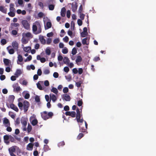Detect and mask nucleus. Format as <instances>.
<instances>
[{
	"label": "nucleus",
	"mask_w": 156,
	"mask_h": 156,
	"mask_svg": "<svg viewBox=\"0 0 156 156\" xmlns=\"http://www.w3.org/2000/svg\"><path fill=\"white\" fill-rule=\"evenodd\" d=\"M32 30L35 34H37L41 32V25L39 22L36 21L35 24H33Z\"/></svg>",
	"instance_id": "obj_1"
},
{
	"label": "nucleus",
	"mask_w": 156,
	"mask_h": 156,
	"mask_svg": "<svg viewBox=\"0 0 156 156\" xmlns=\"http://www.w3.org/2000/svg\"><path fill=\"white\" fill-rule=\"evenodd\" d=\"M41 115L42 118L44 120H46L49 118H51L53 115V114L52 112H49L48 113L46 111L41 112Z\"/></svg>",
	"instance_id": "obj_2"
},
{
	"label": "nucleus",
	"mask_w": 156,
	"mask_h": 156,
	"mask_svg": "<svg viewBox=\"0 0 156 156\" xmlns=\"http://www.w3.org/2000/svg\"><path fill=\"white\" fill-rule=\"evenodd\" d=\"M21 23L24 28L27 30L29 29L30 25L28 21L26 20H23L21 21Z\"/></svg>",
	"instance_id": "obj_3"
},
{
	"label": "nucleus",
	"mask_w": 156,
	"mask_h": 156,
	"mask_svg": "<svg viewBox=\"0 0 156 156\" xmlns=\"http://www.w3.org/2000/svg\"><path fill=\"white\" fill-rule=\"evenodd\" d=\"M7 106L9 108H10L16 112H18L19 111V109L17 107L13 104H9L8 102L6 103Z\"/></svg>",
	"instance_id": "obj_4"
},
{
	"label": "nucleus",
	"mask_w": 156,
	"mask_h": 156,
	"mask_svg": "<svg viewBox=\"0 0 156 156\" xmlns=\"http://www.w3.org/2000/svg\"><path fill=\"white\" fill-rule=\"evenodd\" d=\"M30 106V104L28 101H25L23 102V109L24 112H27Z\"/></svg>",
	"instance_id": "obj_5"
},
{
	"label": "nucleus",
	"mask_w": 156,
	"mask_h": 156,
	"mask_svg": "<svg viewBox=\"0 0 156 156\" xmlns=\"http://www.w3.org/2000/svg\"><path fill=\"white\" fill-rule=\"evenodd\" d=\"M14 91L16 93H18L19 91L21 90L20 87L18 86V83L14 84L12 85Z\"/></svg>",
	"instance_id": "obj_6"
},
{
	"label": "nucleus",
	"mask_w": 156,
	"mask_h": 156,
	"mask_svg": "<svg viewBox=\"0 0 156 156\" xmlns=\"http://www.w3.org/2000/svg\"><path fill=\"white\" fill-rule=\"evenodd\" d=\"M15 99V96L13 95H10L9 96L8 100V103L9 104L10 103L12 104L13 102L14 99Z\"/></svg>",
	"instance_id": "obj_7"
},
{
	"label": "nucleus",
	"mask_w": 156,
	"mask_h": 156,
	"mask_svg": "<svg viewBox=\"0 0 156 156\" xmlns=\"http://www.w3.org/2000/svg\"><path fill=\"white\" fill-rule=\"evenodd\" d=\"M20 24L18 23H12L10 24V27L11 29H15L16 27H19L20 26Z\"/></svg>",
	"instance_id": "obj_8"
},
{
	"label": "nucleus",
	"mask_w": 156,
	"mask_h": 156,
	"mask_svg": "<svg viewBox=\"0 0 156 156\" xmlns=\"http://www.w3.org/2000/svg\"><path fill=\"white\" fill-rule=\"evenodd\" d=\"M72 10L74 12H75L77 8V3L75 2V4L72 3L71 6Z\"/></svg>",
	"instance_id": "obj_9"
},
{
	"label": "nucleus",
	"mask_w": 156,
	"mask_h": 156,
	"mask_svg": "<svg viewBox=\"0 0 156 156\" xmlns=\"http://www.w3.org/2000/svg\"><path fill=\"white\" fill-rule=\"evenodd\" d=\"M27 119L24 117H22L21 119V122L24 127H26L27 124Z\"/></svg>",
	"instance_id": "obj_10"
},
{
	"label": "nucleus",
	"mask_w": 156,
	"mask_h": 156,
	"mask_svg": "<svg viewBox=\"0 0 156 156\" xmlns=\"http://www.w3.org/2000/svg\"><path fill=\"white\" fill-rule=\"evenodd\" d=\"M9 138L10 135L9 136L8 135H5L3 137L5 143L7 144H8L9 143V141H8L9 140Z\"/></svg>",
	"instance_id": "obj_11"
},
{
	"label": "nucleus",
	"mask_w": 156,
	"mask_h": 156,
	"mask_svg": "<svg viewBox=\"0 0 156 156\" xmlns=\"http://www.w3.org/2000/svg\"><path fill=\"white\" fill-rule=\"evenodd\" d=\"M12 46L15 50H16V51H17L18 48V44L16 41L12 42Z\"/></svg>",
	"instance_id": "obj_12"
},
{
	"label": "nucleus",
	"mask_w": 156,
	"mask_h": 156,
	"mask_svg": "<svg viewBox=\"0 0 156 156\" xmlns=\"http://www.w3.org/2000/svg\"><path fill=\"white\" fill-rule=\"evenodd\" d=\"M39 39L41 44H45L46 43V41L44 37L41 35L39 36Z\"/></svg>",
	"instance_id": "obj_13"
},
{
	"label": "nucleus",
	"mask_w": 156,
	"mask_h": 156,
	"mask_svg": "<svg viewBox=\"0 0 156 156\" xmlns=\"http://www.w3.org/2000/svg\"><path fill=\"white\" fill-rule=\"evenodd\" d=\"M76 120H79V119L81 118V114H80V110L78 108H77L76 110Z\"/></svg>",
	"instance_id": "obj_14"
},
{
	"label": "nucleus",
	"mask_w": 156,
	"mask_h": 156,
	"mask_svg": "<svg viewBox=\"0 0 156 156\" xmlns=\"http://www.w3.org/2000/svg\"><path fill=\"white\" fill-rule=\"evenodd\" d=\"M11 46H9L7 48V49L8 51V52L10 54H13L15 52V50L14 48H11V49H9L10 48H11Z\"/></svg>",
	"instance_id": "obj_15"
},
{
	"label": "nucleus",
	"mask_w": 156,
	"mask_h": 156,
	"mask_svg": "<svg viewBox=\"0 0 156 156\" xmlns=\"http://www.w3.org/2000/svg\"><path fill=\"white\" fill-rule=\"evenodd\" d=\"M22 36H24V37L27 38H32L33 37L31 33L30 32H27L26 33H23L22 34Z\"/></svg>",
	"instance_id": "obj_16"
},
{
	"label": "nucleus",
	"mask_w": 156,
	"mask_h": 156,
	"mask_svg": "<svg viewBox=\"0 0 156 156\" xmlns=\"http://www.w3.org/2000/svg\"><path fill=\"white\" fill-rule=\"evenodd\" d=\"M29 41V39L27 38L24 36H23V37L21 39L22 43L23 44H26L28 43Z\"/></svg>",
	"instance_id": "obj_17"
},
{
	"label": "nucleus",
	"mask_w": 156,
	"mask_h": 156,
	"mask_svg": "<svg viewBox=\"0 0 156 156\" xmlns=\"http://www.w3.org/2000/svg\"><path fill=\"white\" fill-rule=\"evenodd\" d=\"M34 144L31 143H29L27 146V148L28 150H32L33 149Z\"/></svg>",
	"instance_id": "obj_18"
},
{
	"label": "nucleus",
	"mask_w": 156,
	"mask_h": 156,
	"mask_svg": "<svg viewBox=\"0 0 156 156\" xmlns=\"http://www.w3.org/2000/svg\"><path fill=\"white\" fill-rule=\"evenodd\" d=\"M50 100H52L53 102H55L57 100V98L55 95L53 94H51L50 95Z\"/></svg>",
	"instance_id": "obj_19"
},
{
	"label": "nucleus",
	"mask_w": 156,
	"mask_h": 156,
	"mask_svg": "<svg viewBox=\"0 0 156 156\" xmlns=\"http://www.w3.org/2000/svg\"><path fill=\"white\" fill-rule=\"evenodd\" d=\"M63 99L66 101H69L70 100V96L69 95H67V94H64L63 95Z\"/></svg>",
	"instance_id": "obj_20"
},
{
	"label": "nucleus",
	"mask_w": 156,
	"mask_h": 156,
	"mask_svg": "<svg viewBox=\"0 0 156 156\" xmlns=\"http://www.w3.org/2000/svg\"><path fill=\"white\" fill-rule=\"evenodd\" d=\"M64 63L66 65H69L70 61L69 58L67 57H65L63 60Z\"/></svg>",
	"instance_id": "obj_21"
},
{
	"label": "nucleus",
	"mask_w": 156,
	"mask_h": 156,
	"mask_svg": "<svg viewBox=\"0 0 156 156\" xmlns=\"http://www.w3.org/2000/svg\"><path fill=\"white\" fill-rule=\"evenodd\" d=\"M0 11L4 13H6L7 9L5 8L4 6H0Z\"/></svg>",
	"instance_id": "obj_22"
},
{
	"label": "nucleus",
	"mask_w": 156,
	"mask_h": 156,
	"mask_svg": "<svg viewBox=\"0 0 156 156\" xmlns=\"http://www.w3.org/2000/svg\"><path fill=\"white\" fill-rule=\"evenodd\" d=\"M19 28L16 27L15 30H12L11 34L13 35H16L18 33V31L19 30Z\"/></svg>",
	"instance_id": "obj_23"
},
{
	"label": "nucleus",
	"mask_w": 156,
	"mask_h": 156,
	"mask_svg": "<svg viewBox=\"0 0 156 156\" xmlns=\"http://www.w3.org/2000/svg\"><path fill=\"white\" fill-rule=\"evenodd\" d=\"M3 62L5 65L6 66H9V63H11L9 59L7 58H4L3 59Z\"/></svg>",
	"instance_id": "obj_24"
},
{
	"label": "nucleus",
	"mask_w": 156,
	"mask_h": 156,
	"mask_svg": "<svg viewBox=\"0 0 156 156\" xmlns=\"http://www.w3.org/2000/svg\"><path fill=\"white\" fill-rule=\"evenodd\" d=\"M66 9L65 7L62 8L61 10V15L62 17L65 16Z\"/></svg>",
	"instance_id": "obj_25"
},
{
	"label": "nucleus",
	"mask_w": 156,
	"mask_h": 156,
	"mask_svg": "<svg viewBox=\"0 0 156 156\" xmlns=\"http://www.w3.org/2000/svg\"><path fill=\"white\" fill-rule=\"evenodd\" d=\"M22 73V71L20 69H17L15 75L16 76V77H18Z\"/></svg>",
	"instance_id": "obj_26"
},
{
	"label": "nucleus",
	"mask_w": 156,
	"mask_h": 156,
	"mask_svg": "<svg viewBox=\"0 0 156 156\" xmlns=\"http://www.w3.org/2000/svg\"><path fill=\"white\" fill-rule=\"evenodd\" d=\"M3 123L5 124H8L9 126L10 125V123L9 120L6 118H5L4 119Z\"/></svg>",
	"instance_id": "obj_27"
},
{
	"label": "nucleus",
	"mask_w": 156,
	"mask_h": 156,
	"mask_svg": "<svg viewBox=\"0 0 156 156\" xmlns=\"http://www.w3.org/2000/svg\"><path fill=\"white\" fill-rule=\"evenodd\" d=\"M82 61V58L80 56H77V58L76 60V62L77 64L78 62H80Z\"/></svg>",
	"instance_id": "obj_28"
},
{
	"label": "nucleus",
	"mask_w": 156,
	"mask_h": 156,
	"mask_svg": "<svg viewBox=\"0 0 156 156\" xmlns=\"http://www.w3.org/2000/svg\"><path fill=\"white\" fill-rule=\"evenodd\" d=\"M82 82L80 81L76 83L75 85L78 88L80 87L81 86Z\"/></svg>",
	"instance_id": "obj_29"
},
{
	"label": "nucleus",
	"mask_w": 156,
	"mask_h": 156,
	"mask_svg": "<svg viewBox=\"0 0 156 156\" xmlns=\"http://www.w3.org/2000/svg\"><path fill=\"white\" fill-rule=\"evenodd\" d=\"M51 91L56 94H57L58 93V90L55 87H53L51 90Z\"/></svg>",
	"instance_id": "obj_30"
},
{
	"label": "nucleus",
	"mask_w": 156,
	"mask_h": 156,
	"mask_svg": "<svg viewBox=\"0 0 156 156\" xmlns=\"http://www.w3.org/2000/svg\"><path fill=\"white\" fill-rule=\"evenodd\" d=\"M38 123V121L36 119H33L32 122L31 124L32 125L34 126L36 125Z\"/></svg>",
	"instance_id": "obj_31"
},
{
	"label": "nucleus",
	"mask_w": 156,
	"mask_h": 156,
	"mask_svg": "<svg viewBox=\"0 0 156 156\" xmlns=\"http://www.w3.org/2000/svg\"><path fill=\"white\" fill-rule=\"evenodd\" d=\"M9 153L14 152H15L16 149L14 147H12L9 149Z\"/></svg>",
	"instance_id": "obj_32"
},
{
	"label": "nucleus",
	"mask_w": 156,
	"mask_h": 156,
	"mask_svg": "<svg viewBox=\"0 0 156 156\" xmlns=\"http://www.w3.org/2000/svg\"><path fill=\"white\" fill-rule=\"evenodd\" d=\"M62 52L63 54H66L68 52V50L66 47H65L62 49Z\"/></svg>",
	"instance_id": "obj_33"
},
{
	"label": "nucleus",
	"mask_w": 156,
	"mask_h": 156,
	"mask_svg": "<svg viewBox=\"0 0 156 156\" xmlns=\"http://www.w3.org/2000/svg\"><path fill=\"white\" fill-rule=\"evenodd\" d=\"M23 104L21 102H19L18 104V106L19 107L20 109L21 110H23Z\"/></svg>",
	"instance_id": "obj_34"
},
{
	"label": "nucleus",
	"mask_w": 156,
	"mask_h": 156,
	"mask_svg": "<svg viewBox=\"0 0 156 156\" xmlns=\"http://www.w3.org/2000/svg\"><path fill=\"white\" fill-rule=\"evenodd\" d=\"M31 49V48L30 47H27L24 48V51L27 52H29Z\"/></svg>",
	"instance_id": "obj_35"
},
{
	"label": "nucleus",
	"mask_w": 156,
	"mask_h": 156,
	"mask_svg": "<svg viewBox=\"0 0 156 156\" xmlns=\"http://www.w3.org/2000/svg\"><path fill=\"white\" fill-rule=\"evenodd\" d=\"M18 60L20 62H21L23 61V58L22 56L21 55H18Z\"/></svg>",
	"instance_id": "obj_36"
},
{
	"label": "nucleus",
	"mask_w": 156,
	"mask_h": 156,
	"mask_svg": "<svg viewBox=\"0 0 156 156\" xmlns=\"http://www.w3.org/2000/svg\"><path fill=\"white\" fill-rule=\"evenodd\" d=\"M9 141L11 142H15L16 140L14 137L12 136L11 135H10Z\"/></svg>",
	"instance_id": "obj_37"
},
{
	"label": "nucleus",
	"mask_w": 156,
	"mask_h": 156,
	"mask_svg": "<svg viewBox=\"0 0 156 156\" xmlns=\"http://www.w3.org/2000/svg\"><path fill=\"white\" fill-rule=\"evenodd\" d=\"M8 14L9 16L12 17L14 16L15 15L14 12L12 11H10V12L8 13Z\"/></svg>",
	"instance_id": "obj_38"
},
{
	"label": "nucleus",
	"mask_w": 156,
	"mask_h": 156,
	"mask_svg": "<svg viewBox=\"0 0 156 156\" xmlns=\"http://www.w3.org/2000/svg\"><path fill=\"white\" fill-rule=\"evenodd\" d=\"M84 135L82 133H80L77 136V139L78 140L80 139L82 137L84 136Z\"/></svg>",
	"instance_id": "obj_39"
},
{
	"label": "nucleus",
	"mask_w": 156,
	"mask_h": 156,
	"mask_svg": "<svg viewBox=\"0 0 156 156\" xmlns=\"http://www.w3.org/2000/svg\"><path fill=\"white\" fill-rule=\"evenodd\" d=\"M48 8L49 10H53L55 8V5L52 4H51L48 5Z\"/></svg>",
	"instance_id": "obj_40"
},
{
	"label": "nucleus",
	"mask_w": 156,
	"mask_h": 156,
	"mask_svg": "<svg viewBox=\"0 0 156 156\" xmlns=\"http://www.w3.org/2000/svg\"><path fill=\"white\" fill-rule=\"evenodd\" d=\"M77 53V50L75 48H73L72 51V54L73 55H75Z\"/></svg>",
	"instance_id": "obj_41"
},
{
	"label": "nucleus",
	"mask_w": 156,
	"mask_h": 156,
	"mask_svg": "<svg viewBox=\"0 0 156 156\" xmlns=\"http://www.w3.org/2000/svg\"><path fill=\"white\" fill-rule=\"evenodd\" d=\"M75 28V23L73 21H72L71 23V29L74 30Z\"/></svg>",
	"instance_id": "obj_42"
},
{
	"label": "nucleus",
	"mask_w": 156,
	"mask_h": 156,
	"mask_svg": "<svg viewBox=\"0 0 156 156\" xmlns=\"http://www.w3.org/2000/svg\"><path fill=\"white\" fill-rule=\"evenodd\" d=\"M51 23L50 22H48L46 23V26L47 27V29H49L51 27Z\"/></svg>",
	"instance_id": "obj_43"
},
{
	"label": "nucleus",
	"mask_w": 156,
	"mask_h": 156,
	"mask_svg": "<svg viewBox=\"0 0 156 156\" xmlns=\"http://www.w3.org/2000/svg\"><path fill=\"white\" fill-rule=\"evenodd\" d=\"M87 37H86L84 38H83L82 40V44H83V45H85V44H87V45H88V44L87 43Z\"/></svg>",
	"instance_id": "obj_44"
},
{
	"label": "nucleus",
	"mask_w": 156,
	"mask_h": 156,
	"mask_svg": "<svg viewBox=\"0 0 156 156\" xmlns=\"http://www.w3.org/2000/svg\"><path fill=\"white\" fill-rule=\"evenodd\" d=\"M50 72L49 69H45L43 71V73L45 75L49 74Z\"/></svg>",
	"instance_id": "obj_45"
},
{
	"label": "nucleus",
	"mask_w": 156,
	"mask_h": 156,
	"mask_svg": "<svg viewBox=\"0 0 156 156\" xmlns=\"http://www.w3.org/2000/svg\"><path fill=\"white\" fill-rule=\"evenodd\" d=\"M79 14H80V17L81 20H83L85 17V14L83 13H79Z\"/></svg>",
	"instance_id": "obj_46"
},
{
	"label": "nucleus",
	"mask_w": 156,
	"mask_h": 156,
	"mask_svg": "<svg viewBox=\"0 0 156 156\" xmlns=\"http://www.w3.org/2000/svg\"><path fill=\"white\" fill-rule=\"evenodd\" d=\"M32 127L31 126L30 124H28L27 126V131L28 133H30Z\"/></svg>",
	"instance_id": "obj_47"
},
{
	"label": "nucleus",
	"mask_w": 156,
	"mask_h": 156,
	"mask_svg": "<svg viewBox=\"0 0 156 156\" xmlns=\"http://www.w3.org/2000/svg\"><path fill=\"white\" fill-rule=\"evenodd\" d=\"M76 113L75 112L72 111L71 112H70V116H71L72 117H75L76 116Z\"/></svg>",
	"instance_id": "obj_48"
},
{
	"label": "nucleus",
	"mask_w": 156,
	"mask_h": 156,
	"mask_svg": "<svg viewBox=\"0 0 156 156\" xmlns=\"http://www.w3.org/2000/svg\"><path fill=\"white\" fill-rule=\"evenodd\" d=\"M37 87L40 90H43V88L41 85L40 83H39V82H38L37 83Z\"/></svg>",
	"instance_id": "obj_49"
},
{
	"label": "nucleus",
	"mask_w": 156,
	"mask_h": 156,
	"mask_svg": "<svg viewBox=\"0 0 156 156\" xmlns=\"http://www.w3.org/2000/svg\"><path fill=\"white\" fill-rule=\"evenodd\" d=\"M35 101L37 102H40V97L39 96L36 95L35 97Z\"/></svg>",
	"instance_id": "obj_50"
},
{
	"label": "nucleus",
	"mask_w": 156,
	"mask_h": 156,
	"mask_svg": "<svg viewBox=\"0 0 156 156\" xmlns=\"http://www.w3.org/2000/svg\"><path fill=\"white\" fill-rule=\"evenodd\" d=\"M83 104V102L82 101V100L81 99L78 101L77 102V105L79 106H81Z\"/></svg>",
	"instance_id": "obj_51"
},
{
	"label": "nucleus",
	"mask_w": 156,
	"mask_h": 156,
	"mask_svg": "<svg viewBox=\"0 0 156 156\" xmlns=\"http://www.w3.org/2000/svg\"><path fill=\"white\" fill-rule=\"evenodd\" d=\"M44 149L45 151H47L49 150V147L47 145H44Z\"/></svg>",
	"instance_id": "obj_52"
},
{
	"label": "nucleus",
	"mask_w": 156,
	"mask_h": 156,
	"mask_svg": "<svg viewBox=\"0 0 156 156\" xmlns=\"http://www.w3.org/2000/svg\"><path fill=\"white\" fill-rule=\"evenodd\" d=\"M63 70L66 73H67L69 71V69L68 67L66 66L64 67Z\"/></svg>",
	"instance_id": "obj_53"
},
{
	"label": "nucleus",
	"mask_w": 156,
	"mask_h": 156,
	"mask_svg": "<svg viewBox=\"0 0 156 156\" xmlns=\"http://www.w3.org/2000/svg\"><path fill=\"white\" fill-rule=\"evenodd\" d=\"M87 33L83 32L81 33V35L82 37H85L87 36Z\"/></svg>",
	"instance_id": "obj_54"
},
{
	"label": "nucleus",
	"mask_w": 156,
	"mask_h": 156,
	"mask_svg": "<svg viewBox=\"0 0 156 156\" xmlns=\"http://www.w3.org/2000/svg\"><path fill=\"white\" fill-rule=\"evenodd\" d=\"M12 113V112H9V115L13 119H15V116H16V115H15V114H10V113Z\"/></svg>",
	"instance_id": "obj_55"
},
{
	"label": "nucleus",
	"mask_w": 156,
	"mask_h": 156,
	"mask_svg": "<svg viewBox=\"0 0 156 156\" xmlns=\"http://www.w3.org/2000/svg\"><path fill=\"white\" fill-rule=\"evenodd\" d=\"M51 39L50 38H48L46 41V44H49L51 43Z\"/></svg>",
	"instance_id": "obj_56"
},
{
	"label": "nucleus",
	"mask_w": 156,
	"mask_h": 156,
	"mask_svg": "<svg viewBox=\"0 0 156 156\" xmlns=\"http://www.w3.org/2000/svg\"><path fill=\"white\" fill-rule=\"evenodd\" d=\"M45 52L47 55H50L51 53L50 50L49 49L46 48L45 51Z\"/></svg>",
	"instance_id": "obj_57"
},
{
	"label": "nucleus",
	"mask_w": 156,
	"mask_h": 156,
	"mask_svg": "<svg viewBox=\"0 0 156 156\" xmlns=\"http://www.w3.org/2000/svg\"><path fill=\"white\" fill-rule=\"evenodd\" d=\"M1 42V44L3 45L7 43L6 40L4 39H2Z\"/></svg>",
	"instance_id": "obj_58"
},
{
	"label": "nucleus",
	"mask_w": 156,
	"mask_h": 156,
	"mask_svg": "<svg viewBox=\"0 0 156 156\" xmlns=\"http://www.w3.org/2000/svg\"><path fill=\"white\" fill-rule=\"evenodd\" d=\"M83 11V6L82 5H81L79 8L78 10V13H82Z\"/></svg>",
	"instance_id": "obj_59"
},
{
	"label": "nucleus",
	"mask_w": 156,
	"mask_h": 156,
	"mask_svg": "<svg viewBox=\"0 0 156 156\" xmlns=\"http://www.w3.org/2000/svg\"><path fill=\"white\" fill-rule=\"evenodd\" d=\"M68 91L69 89L67 87H65L63 89V91L65 93H67L68 92Z\"/></svg>",
	"instance_id": "obj_60"
},
{
	"label": "nucleus",
	"mask_w": 156,
	"mask_h": 156,
	"mask_svg": "<svg viewBox=\"0 0 156 156\" xmlns=\"http://www.w3.org/2000/svg\"><path fill=\"white\" fill-rule=\"evenodd\" d=\"M82 21L81 20L79 19L77 20V23L79 26H81L82 24Z\"/></svg>",
	"instance_id": "obj_61"
},
{
	"label": "nucleus",
	"mask_w": 156,
	"mask_h": 156,
	"mask_svg": "<svg viewBox=\"0 0 156 156\" xmlns=\"http://www.w3.org/2000/svg\"><path fill=\"white\" fill-rule=\"evenodd\" d=\"M42 72L41 69H38L37 74L38 76H41L42 74Z\"/></svg>",
	"instance_id": "obj_62"
},
{
	"label": "nucleus",
	"mask_w": 156,
	"mask_h": 156,
	"mask_svg": "<svg viewBox=\"0 0 156 156\" xmlns=\"http://www.w3.org/2000/svg\"><path fill=\"white\" fill-rule=\"evenodd\" d=\"M38 16L40 18H42L44 16V14L42 12H39L38 14Z\"/></svg>",
	"instance_id": "obj_63"
},
{
	"label": "nucleus",
	"mask_w": 156,
	"mask_h": 156,
	"mask_svg": "<svg viewBox=\"0 0 156 156\" xmlns=\"http://www.w3.org/2000/svg\"><path fill=\"white\" fill-rule=\"evenodd\" d=\"M64 109L65 111H68L69 110V108L68 105H66L64 107Z\"/></svg>",
	"instance_id": "obj_64"
}]
</instances>
